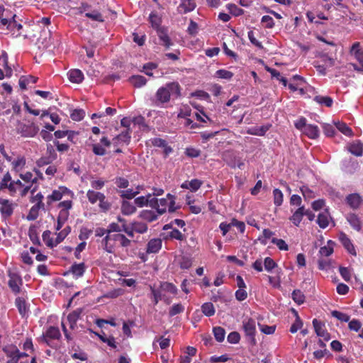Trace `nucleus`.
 <instances>
[{
  "mask_svg": "<svg viewBox=\"0 0 363 363\" xmlns=\"http://www.w3.org/2000/svg\"><path fill=\"white\" fill-rule=\"evenodd\" d=\"M181 96V87L178 82L167 83L159 88L155 94V104L160 106L168 103L171 96L177 98Z\"/></svg>",
  "mask_w": 363,
  "mask_h": 363,
  "instance_id": "f257e3e1",
  "label": "nucleus"
},
{
  "mask_svg": "<svg viewBox=\"0 0 363 363\" xmlns=\"http://www.w3.org/2000/svg\"><path fill=\"white\" fill-rule=\"evenodd\" d=\"M118 242L121 247H128L130 245L131 241L123 234L113 233V235H106L101 241L103 249L108 252L113 253L116 243Z\"/></svg>",
  "mask_w": 363,
  "mask_h": 363,
  "instance_id": "f03ea898",
  "label": "nucleus"
},
{
  "mask_svg": "<svg viewBox=\"0 0 363 363\" xmlns=\"http://www.w3.org/2000/svg\"><path fill=\"white\" fill-rule=\"evenodd\" d=\"M150 291L155 305H157L160 300H163L167 304L170 303L171 301L164 294H162V291H168L172 294L177 293V287L173 284L166 281L160 283L158 288L150 286Z\"/></svg>",
  "mask_w": 363,
  "mask_h": 363,
  "instance_id": "7ed1b4c3",
  "label": "nucleus"
},
{
  "mask_svg": "<svg viewBox=\"0 0 363 363\" xmlns=\"http://www.w3.org/2000/svg\"><path fill=\"white\" fill-rule=\"evenodd\" d=\"M38 131V126L33 122L28 124L18 122L16 126L17 133L24 138H33Z\"/></svg>",
  "mask_w": 363,
  "mask_h": 363,
  "instance_id": "20e7f679",
  "label": "nucleus"
},
{
  "mask_svg": "<svg viewBox=\"0 0 363 363\" xmlns=\"http://www.w3.org/2000/svg\"><path fill=\"white\" fill-rule=\"evenodd\" d=\"M350 54L353 56L359 63V66L356 64H352V67L354 70L363 72V50L360 48V43L359 42L354 43L351 49Z\"/></svg>",
  "mask_w": 363,
  "mask_h": 363,
  "instance_id": "39448f33",
  "label": "nucleus"
},
{
  "mask_svg": "<svg viewBox=\"0 0 363 363\" xmlns=\"http://www.w3.org/2000/svg\"><path fill=\"white\" fill-rule=\"evenodd\" d=\"M242 328L245 335L250 338V341L255 343L256 334V321L251 318H245L242 321Z\"/></svg>",
  "mask_w": 363,
  "mask_h": 363,
  "instance_id": "423d86ee",
  "label": "nucleus"
},
{
  "mask_svg": "<svg viewBox=\"0 0 363 363\" xmlns=\"http://www.w3.org/2000/svg\"><path fill=\"white\" fill-rule=\"evenodd\" d=\"M135 204L141 208L149 205L151 208L158 206V199L153 198L151 194H148L146 196H139L135 199Z\"/></svg>",
  "mask_w": 363,
  "mask_h": 363,
  "instance_id": "0eeeda50",
  "label": "nucleus"
},
{
  "mask_svg": "<svg viewBox=\"0 0 363 363\" xmlns=\"http://www.w3.org/2000/svg\"><path fill=\"white\" fill-rule=\"evenodd\" d=\"M69 190L65 186H60L57 189L52 191V194L47 197V204L50 206L52 203L61 200L64 195L68 194Z\"/></svg>",
  "mask_w": 363,
  "mask_h": 363,
  "instance_id": "6e6552de",
  "label": "nucleus"
},
{
  "mask_svg": "<svg viewBox=\"0 0 363 363\" xmlns=\"http://www.w3.org/2000/svg\"><path fill=\"white\" fill-rule=\"evenodd\" d=\"M0 211L5 218L10 217L13 212L15 203L8 199H0Z\"/></svg>",
  "mask_w": 363,
  "mask_h": 363,
  "instance_id": "1a4fd4ad",
  "label": "nucleus"
},
{
  "mask_svg": "<svg viewBox=\"0 0 363 363\" xmlns=\"http://www.w3.org/2000/svg\"><path fill=\"white\" fill-rule=\"evenodd\" d=\"M9 286L11 291L15 294H18L21 291V285L22 284V279L19 275L16 273L9 272Z\"/></svg>",
  "mask_w": 363,
  "mask_h": 363,
  "instance_id": "9d476101",
  "label": "nucleus"
},
{
  "mask_svg": "<svg viewBox=\"0 0 363 363\" xmlns=\"http://www.w3.org/2000/svg\"><path fill=\"white\" fill-rule=\"evenodd\" d=\"M313 327L318 336L322 337L324 341H328L330 339V335L325 330V325L316 319L313 320Z\"/></svg>",
  "mask_w": 363,
  "mask_h": 363,
  "instance_id": "9b49d317",
  "label": "nucleus"
},
{
  "mask_svg": "<svg viewBox=\"0 0 363 363\" xmlns=\"http://www.w3.org/2000/svg\"><path fill=\"white\" fill-rule=\"evenodd\" d=\"M196 4L194 0H181V3L177 8L180 13H186L194 10Z\"/></svg>",
  "mask_w": 363,
  "mask_h": 363,
  "instance_id": "f8f14e48",
  "label": "nucleus"
},
{
  "mask_svg": "<svg viewBox=\"0 0 363 363\" xmlns=\"http://www.w3.org/2000/svg\"><path fill=\"white\" fill-rule=\"evenodd\" d=\"M339 240L349 253L354 256L357 255L353 244L345 233H340L339 235Z\"/></svg>",
  "mask_w": 363,
  "mask_h": 363,
  "instance_id": "ddd939ff",
  "label": "nucleus"
},
{
  "mask_svg": "<svg viewBox=\"0 0 363 363\" xmlns=\"http://www.w3.org/2000/svg\"><path fill=\"white\" fill-rule=\"evenodd\" d=\"M82 311V308H77L67 315V321L70 329L75 330L77 328V322L80 318Z\"/></svg>",
  "mask_w": 363,
  "mask_h": 363,
  "instance_id": "4468645a",
  "label": "nucleus"
},
{
  "mask_svg": "<svg viewBox=\"0 0 363 363\" xmlns=\"http://www.w3.org/2000/svg\"><path fill=\"white\" fill-rule=\"evenodd\" d=\"M16 306L22 317H26L29 313V306L23 298L18 297L15 301Z\"/></svg>",
  "mask_w": 363,
  "mask_h": 363,
  "instance_id": "2eb2a0df",
  "label": "nucleus"
},
{
  "mask_svg": "<svg viewBox=\"0 0 363 363\" xmlns=\"http://www.w3.org/2000/svg\"><path fill=\"white\" fill-rule=\"evenodd\" d=\"M346 201L352 208L357 209L362 203V198L358 194H351L346 197Z\"/></svg>",
  "mask_w": 363,
  "mask_h": 363,
  "instance_id": "dca6fc26",
  "label": "nucleus"
},
{
  "mask_svg": "<svg viewBox=\"0 0 363 363\" xmlns=\"http://www.w3.org/2000/svg\"><path fill=\"white\" fill-rule=\"evenodd\" d=\"M157 35L160 40V44L164 45L167 49L172 45V42L168 36L166 30L164 28H159L157 30Z\"/></svg>",
  "mask_w": 363,
  "mask_h": 363,
  "instance_id": "f3484780",
  "label": "nucleus"
},
{
  "mask_svg": "<svg viewBox=\"0 0 363 363\" xmlns=\"http://www.w3.org/2000/svg\"><path fill=\"white\" fill-rule=\"evenodd\" d=\"M162 247V240L160 238L150 240L147 245L146 252L147 253H157Z\"/></svg>",
  "mask_w": 363,
  "mask_h": 363,
  "instance_id": "a211bd4d",
  "label": "nucleus"
},
{
  "mask_svg": "<svg viewBox=\"0 0 363 363\" xmlns=\"http://www.w3.org/2000/svg\"><path fill=\"white\" fill-rule=\"evenodd\" d=\"M347 150L351 154L360 157L363 153V143L360 141H354L348 145Z\"/></svg>",
  "mask_w": 363,
  "mask_h": 363,
  "instance_id": "6ab92c4d",
  "label": "nucleus"
},
{
  "mask_svg": "<svg viewBox=\"0 0 363 363\" xmlns=\"http://www.w3.org/2000/svg\"><path fill=\"white\" fill-rule=\"evenodd\" d=\"M68 79L73 83L79 84L84 79V74L79 69H71L67 73Z\"/></svg>",
  "mask_w": 363,
  "mask_h": 363,
  "instance_id": "aec40b11",
  "label": "nucleus"
},
{
  "mask_svg": "<svg viewBox=\"0 0 363 363\" xmlns=\"http://www.w3.org/2000/svg\"><path fill=\"white\" fill-rule=\"evenodd\" d=\"M203 182L197 179L191 181H186L181 185L182 189H189L191 191H196L202 185Z\"/></svg>",
  "mask_w": 363,
  "mask_h": 363,
  "instance_id": "412c9836",
  "label": "nucleus"
},
{
  "mask_svg": "<svg viewBox=\"0 0 363 363\" xmlns=\"http://www.w3.org/2000/svg\"><path fill=\"white\" fill-rule=\"evenodd\" d=\"M130 140V129H126L125 131H123L121 134L118 135L113 139V141L116 145L120 143H129Z\"/></svg>",
  "mask_w": 363,
  "mask_h": 363,
  "instance_id": "4be33fe9",
  "label": "nucleus"
},
{
  "mask_svg": "<svg viewBox=\"0 0 363 363\" xmlns=\"http://www.w3.org/2000/svg\"><path fill=\"white\" fill-rule=\"evenodd\" d=\"M303 134L311 139H315L319 136V129L318 126L308 124L302 131Z\"/></svg>",
  "mask_w": 363,
  "mask_h": 363,
  "instance_id": "5701e85b",
  "label": "nucleus"
},
{
  "mask_svg": "<svg viewBox=\"0 0 363 363\" xmlns=\"http://www.w3.org/2000/svg\"><path fill=\"white\" fill-rule=\"evenodd\" d=\"M334 125L336 128L346 136L351 137L353 135L352 129L344 122L342 121H334Z\"/></svg>",
  "mask_w": 363,
  "mask_h": 363,
  "instance_id": "b1692460",
  "label": "nucleus"
},
{
  "mask_svg": "<svg viewBox=\"0 0 363 363\" xmlns=\"http://www.w3.org/2000/svg\"><path fill=\"white\" fill-rule=\"evenodd\" d=\"M86 197L91 204H94L97 201H99L101 199L105 198V195L103 193L99 191L88 190L86 192Z\"/></svg>",
  "mask_w": 363,
  "mask_h": 363,
  "instance_id": "393cba45",
  "label": "nucleus"
},
{
  "mask_svg": "<svg viewBox=\"0 0 363 363\" xmlns=\"http://www.w3.org/2000/svg\"><path fill=\"white\" fill-rule=\"evenodd\" d=\"M304 216V206H300L291 216L290 220L296 225L298 226Z\"/></svg>",
  "mask_w": 363,
  "mask_h": 363,
  "instance_id": "a878e982",
  "label": "nucleus"
},
{
  "mask_svg": "<svg viewBox=\"0 0 363 363\" xmlns=\"http://www.w3.org/2000/svg\"><path fill=\"white\" fill-rule=\"evenodd\" d=\"M330 216L327 211L319 213L317 219V223L321 228H325L329 225Z\"/></svg>",
  "mask_w": 363,
  "mask_h": 363,
  "instance_id": "bb28decb",
  "label": "nucleus"
},
{
  "mask_svg": "<svg viewBox=\"0 0 363 363\" xmlns=\"http://www.w3.org/2000/svg\"><path fill=\"white\" fill-rule=\"evenodd\" d=\"M347 220L354 230L357 231L361 230V222L356 214L349 213L347 216Z\"/></svg>",
  "mask_w": 363,
  "mask_h": 363,
  "instance_id": "cd10ccee",
  "label": "nucleus"
},
{
  "mask_svg": "<svg viewBox=\"0 0 363 363\" xmlns=\"http://www.w3.org/2000/svg\"><path fill=\"white\" fill-rule=\"evenodd\" d=\"M129 82L135 87L140 88L147 83V79L141 75H133L129 78Z\"/></svg>",
  "mask_w": 363,
  "mask_h": 363,
  "instance_id": "c85d7f7f",
  "label": "nucleus"
},
{
  "mask_svg": "<svg viewBox=\"0 0 363 363\" xmlns=\"http://www.w3.org/2000/svg\"><path fill=\"white\" fill-rule=\"evenodd\" d=\"M136 211L135 206L129 201H123L121 204V212L123 214L129 216Z\"/></svg>",
  "mask_w": 363,
  "mask_h": 363,
  "instance_id": "c756f323",
  "label": "nucleus"
},
{
  "mask_svg": "<svg viewBox=\"0 0 363 363\" xmlns=\"http://www.w3.org/2000/svg\"><path fill=\"white\" fill-rule=\"evenodd\" d=\"M38 78L31 75L22 76L19 79V86L22 89H26L28 84L30 83L35 84Z\"/></svg>",
  "mask_w": 363,
  "mask_h": 363,
  "instance_id": "7c9ffc66",
  "label": "nucleus"
},
{
  "mask_svg": "<svg viewBox=\"0 0 363 363\" xmlns=\"http://www.w3.org/2000/svg\"><path fill=\"white\" fill-rule=\"evenodd\" d=\"M70 272L76 278H79L84 274L85 265L84 263L74 264L71 267Z\"/></svg>",
  "mask_w": 363,
  "mask_h": 363,
  "instance_id": "2f4dec72",
  "label": "nucleus"
},
{
  "mask_svg": "<svg viewBox=\"0 0 363 363\" xmlns=\"http://www.w3.org/2000/svg\"><path fill=\"white\" fill-rule=\"evenodd\" d=\"M314 101L320 105H324L327 107H331L333 100L330 96H324L318 95L314 97Z\"/></svg>",
  "mask_w": 363,
  "mask_h": 363,
  "instance_id": "473e14b6",
  "label": "nucleus"
},
{
  "mask_svg": "<svg viewBox=\"0 0 363 363\" xmlns=\"http://www.w3.org/2000/svg\"><path fill=\"white\" fill-rule=\"evenodd\" d=\"M50 235L51 232L50 230H45L43 232L42 237L46 245L50 248H52L57 246L58 244L56 242V239L53 240Z\"/></svg>",
  "mask_w": 363,
  "mask_h": 363,
  "instance_id": "72a5a7b5",
  "label": "nucleus"
},
{
  "mask_svg": "<svg viewBox=\"0 0 363 363\" xmlns=\"http://www.w3.org/2000/svg\"><path fill=\"white\" fill-rule=\"evenodd\" d=\"M60 337V333L59 329L56 327L51 326L46 331L45 340L46 342H48L47 338L59 339Z\"/></svg>",
  "mask_w": 363,
  "mask_h": 363,
  "instance_id": "f704fd0d",
  "label": "nucleus"
},
{
  "mask_svg": "<svg viewBox=\"0 0 363 363\" xmlns=\"http://www.w3.org/2000/svg\"><path fill=\"white\" fill-rule=\"evenodd\" d=\"M201 311L203 314L208 317H211L215 314V308L212 303L207 302L201 306Z\"/></svg>",
  "mask_w": 363,
  "mask_h": 363,
  "instance_id": "c9c22d12",
  "label": "nucleus"
},
{
  "mask_svg": "<svg viewBox=\"0 0 363 363\" xmlns=\"http://www.w3.org/2000/svg\"><path fill=\"white\" fill-rule=\"evenodd\" d=\"M41 208L44 209L45 208L40 207L39 205L33 206L30 209L28 214L27 215V219L28 220H35L38 216L39 210Z\"/></svg>",
  "mask_w": 363,
  "mask_h": 363,
  "instance_id": "e433bc0d",
  "label": "nucleus"
},
{
  "mask_svg": "<svg viewBox=\"0 0 363 363\" xmlns=\"http://www.w3.org/2000/svg\"><path fill=\"white\" fill-rule=\"evenodd\" d=\"M131 225L133 228V230L138 233L143 234L147 230V225L143 222H133L131 223Z\"/></svg>",
  "mask_w": 363,
  "mask_h": 363,
  "instance_id": "4c0bfd02",
  "label": "nucleus"
},
{
  "mask_svg": "<svg viewBox=\"0 0 363 363\" xmlns=\"http://www.w3.org/2000/svg\"><path fill=\"white\" fill-rule=\"evenodd\" d=\"M213 335L218 342H223L225 339V331L221 327H215L213 329Z\"/></svg>",
  "mask_w": 363,
  "mask_h": 363,
  "instance_id": "58836bf2",
  "label": "nucleus"
},
{
  "mask_svg": "<svg viewBox=\"0 0 363 363\" xmlns=\"http://www.w3.org/2000/svg\"><path fill=\"white\" fill-rule=\"evenodd\" d=\"M169 199H161L158 200V206L155 207L157 211V213L160 215L163 214L166 212L167 207L168 206Z\"/></svg>",
  "mask_w": 363,
  "mask_h": 363,
  "instance_id": "ea45409f",
  "label": "nucleus"
},
{
  "mask_svg": "<svg viewBox=\"0 0 363 363\" xmlns=\"http://www.w3.org/2000/svg\"><path fill=\"white\" fill-rule=\"evenodd\" d=\"M85 116V111L83 109H74L70 114V117L73 121H80Z\"/></svg>",
  "mask_w": 363,
  "mask_h": 363,
  "instance_id": "a19ab883",
  "label": "nucleus"
},
{
  "mask_svg": "<svg viewBox=\"0 0 363 363\" xmlns=\"http://www.w3.org/2000/svg\"><path fill=\"white\" fill-rule=\"evenodd\" d=\"M273 196H274V203L277 206H279L283 203V194L281 190L279 189H275L273 191Z\"/></svg>",
  "mask_w": 363,
  "mask_h": 363,
  "instance_id": "79ce46f5",
  "label": "nucleus"
},
{
  "mask_svg": "<svg viewBox=\"0 0 363 363\" xmlns=\"http://www.w3.org/2000/svg\"><path fill=\"white\" fill-rule=\"evenodd\" d=\"M291 297L292 299L299 305L305 301V296L300 290H294Z\"/></svg>",
  "mask_w": 363,
  "mask_h": 363,
  "instance_id": "37998d69",
  "label": "nucleus"
},
{
  "mask_svg": "<svg viewBox=\"0 0 363 363\" xmlns=\"http://www.w3.org/2000/svg\"><path fill=\"white\" fill-rule=\"evenodd\" d=\"M184 311V306L181 303L174 304L169 311V316H174L177 314L182 313Z\"/></svg>",
  "mask_w": 363,
  "mask_h": 363,
  "instance_id": "c03bdc74",
  "label": "nucleus"
},
{
  "mask_svg": "<svg viewBox=\"0 0 363 363\" xmlns=\"http://www.w3.org/2000/svg\"><path fill=\"white\" fill-rule=\"evenodd\" d=\"M96 335L99 337V339L103 342L106 343L108 346H110L112 348H116L117 345L115 341V338L112 336H110L108 337H106L104 335H99L98 333H96Z\"/></svg>",
  "mask_w": 363,
  "mask_h": 363,
  "instance_id": "a18cd8bd",
  "label": "nucleus"
},
{
  "mask_svg": "<svg viewBox=\"0 0 363 363\" xmlns=\"http://www.w3.org/2000/svg\"><path fill=\"white\" fill-rule=\"evenodd\" d=\"M70 232L71 228L69 226L65 228L62 230L57 234L56 242L60 244L69 234Z\"/></svg>",
  "mask_w": 363,
  "mask_h": 363,
  "instance_id": "49530a36",
  "label": "nucleus"
},
{
  "mask_svg": "<svg viewBox=\"0 0 363 363\" xmlns=\"http://www.w3.org/2000/svg\"><path fill=\"white\" fill-rule=\"evenodd\" d=\"M328 244V246L322 247L319 250V253L322 257H328L333 252V247L330 246V244H333V242L330 240Z\"/></svg>",
  "mask_w": 363,
  "mask_h": 363,
  "instance_id": "de8ad7c7",
  "label": "nucleus"
},
{
  "mask_svg": "<svg viewBox=\"0 0 363 363\" xmlns=\"http://www.w3.org/2000/svg\"><path fill=\"white\" fill-rule=\"evenodd\" d=\"M331 314H332L333 317L338 319L340 321H342V322H349L350 321V318L346 313H342L338 311H333L331 312Z\"/></svg>",
  "mask_w": 363,
  "mask_h": 363,
  "instance_id": "09e8293b",
  "label": "nucleus"
},
{
  "mask_svg": "<svg viewBox=\"0 0 363 363\" xmlns=\"http://www.w3.org/2000/svg\"><path fill=\"white\" fill-rule=\"evenodd\" d=\"M119 193L121 197L127 199H131L138 194V191H134L133 189L122 190L120 191Z\"/></svg>",
  "mask_w": 363,
  "mask_h": 363,
  "instance_id": "8fccbe9b",
  "label": "nucleus"
},
{
  "mask_svg": "<svg viewBox=\"0 0 363 363\" xmlns=\"http://www.w3.org/2000/svg\"><path fill=\"white\" fill-rule=\"evenodd\" d=\"M108 235H113L112 233H120L123 231V224L111 223L108 225Z\"/></svg>",
  "mask_w": 363,
  "mask_h": 363,
  "instance_id": "3c124183",
  "label": "nucleus"
},
{
  "mask_svg": "<svg viewBox=\"0 0 363 363\" xmlns=\"http://www.w3.org/2000/svg\"><path fill=\"white\" fill-rule=\"evenodd\" d=\"M4 352L8 358L19 357L18 350L16 347H9L4 349Z\"/></svg>",
  "mask_w": 363,
  "mask_h": 363,
  "instance_id": "603ef678",
  "label": "nucleus"
},
{
  "mask_svg": "<svg viewBox=\"0 0 363 363\" xmlns=\"http://www.w3.org/2000/svg\"><path fill=\"white\" fill-rule=\"evenodd\" d=\"M85 16L87 18L92 19L93 21L103 22L104 18L102 15L97 11H94L92 12H87L85 13Z\"/></svg>",
  "mask_w": 363,
  "mask_h": 363,
  "instance_id": "864d4df0",
  "label": "nucleus"
},
{
  "mask_svg": "<svg viewBox=\"0 0 363 363\" xmlns=\"http://www.w3.org/2000/svg\"><path fill=\"white\" fill-rule=\"evenodd\" d=\"M169 237L180 241L184 240L186 239V236L179 230L175 228L172 229V230L169 232Z\"/></svg>",
  "mask_w": 363,
  "mask_h": 363,
  "instance_id": "5fc2aeb1",
  "label": "nucleus"
},
{
  "mask_svg": "<svg viewBox=\"0 0 363 363\" xmlns=\"http://www.w3.org/2000/svg\"><path fill=\"white\" fill-rule=\"evenodd\" d=\"M272 242L276 245L281 250H287L289 248L288 245L282 239L273 238Z\"/></svg>",
  "mask_w": 363,
  "mask_h": 363,
  "instance_id": "6e6d98bb",
  "label": "nucleus"
},
{
  "mask_svg": "<svg viewBox=\"0 0 363 363\" xmlns=\"http://www.w3.org/2000/svg\"><path fill=\"white\" fill-rule=\"evenodd\" d=\"M149 18L152 24V26L157 29H159V26L161 21L160 18L156 13H152L150 14Z\"/></svg>",
  "mask_w": 363,
  "mask_h": 363,
  "instance_id": "4d7b16f0",
  "label": "nucleus"
},
{
  "mask_svg": "<svg viewBox=\"0 0 363 363\" xmlns=\"http://www.w3.org/2000/svg\"><path fill=\"white\" fill-rule=\"evenodd\" d=\"M157 65L153 62H148L147 64H145L143 65V71L145 73V74L152 77L153 74L151 72L152 69H156Z\"/></svg>",
  "mask_w": 363,
  "mask_h": 363,
  "instance_id": "13d9d810",
  "label": "nucleus"
},
{
  "mask_svg": "<svg viewBox=\"0 0 363 363\" xmlns=\"http://www.w3.org/2000/svg\"><path fill=\"white\" fill-rule=\"evenodd\" d=\"M264 269L267 272H271L277 267L275 262L270 257H266L264 261Z\"/></svg>",
  "mask_w": 363,
  "mask_h": 363,
  "instance_id": "bf43d9fd",
  "label": "nucleus"
},
{
  "mask_svg": "<svg viewBox=\"0 0 363 363\" xmlns=\"http://www.w3.org/2000/svg\"><path fill=\"white\" fill-rule=\"evenodd\" d=\"M362 323L359 320L353 319L349 321L348 328L351 330L359 331L361 329Z\"/></svg>",
  "mask_w": 363,
  "mask_h": 363,
  "instance_id": "052dcab7",
  "label": "nucleus"
},
{
  "mask_svg": "<svg viewBox=\"0 0 363 363\" xmlns=\"http://www.w3.org/2000/svg\"><path fill=\"white\" fill-rule=\"evenodd\" d=\"M105 181L102 179L91 180V186L94 189L100 190L105 185Z\"/></svg>",
  "mask_w": 363,
  "mask_h": 363,
  "instance_id": "680f3d73",
  "label": "nucleus"
},
{
  "mask_svg": "<svg viewBox=\"0 0 363 363\" xmlns=\"http://www.w3.org/2000/svg\"><path fill=\"white\" fill-rule=\"evenodd\" d=\"M301 191L305 199H311L315 197V193L307 186L301 187Z\"/></svg>",
  "mask_w": 363,
  "mask_h": 363,
  "instance_id": "e2e57ef3",
  "label": "nucleus"
},
{
  "mask_svg": "<svg viewBox=\"0 0 363 363\" xmlns=\"http://www.w3.org/2000/svg\"><path fill=\"white\" fill-rule=\"evenodd\" d=\"M339 272L343 279L346 281H349L351 279L350 271L348 268L340 267L339 268Z\"/></svg>",
  "mask_w": 363,
  "mask_h": 363,
  "instance_id": "0e129e2a",
  "label": "nucleus"
},
{
  "mask_svg": "<svg viewBox=\"0 0 363 363\" xmlns=\"http://www.w3.org/2000/svg\"><path fill=\"white\" fill-rule=\"evenodd\" d=\"M308 124L306 123V119L304 117L299 118L294 123L295 127L301 130V132L305 129V128Z\"/></svg>",
  "mask_w": 363,
  "mask_h": 363,
  "instance_id": "69168bd1",
  "label": "nucleus"
},
{
  "mask_svg": "<svg viewBox=\"0 0 363 363\" xmlns=\"http://www.w3.org/2000/svg\"><path fill=\"white\" fill-rule=\"evenodd\" d=\"M92 150L96 155L103 156L106 155L105 148L99 144H94L92 145Z\"/></svg>",
  "mask_w": 363,
  "mask_h": 363,
  "instance_id": "338daca9",
  "label": "nucleus"
},
{
  "mask_svg": "<svg viewBox=\"0 0 363 363\" xmlns=\"http://www.w3.org/2000/svg\"><path fill=\"white\" fill-rule=\"evenodd\" d=\"M115 184L118 188L123 189H125L129 186L128 180L123 177L116 178Z\"/></svg>",
  "mask_w": 363,
  "mask_h": 363,
  "instance_id": "774afa93",
  "label": "nucleus"
}]
</instances>
